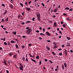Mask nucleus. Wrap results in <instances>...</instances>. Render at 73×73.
I'll return each instance as SVG.
<instances>
[{"mask_svg":"<svg viewBox=\"0 0 73 73\" xmlns=\"http://www.w3.org/2000/svg\"><path fill=\"white\" fill-rule=\"evenodd\" d=\"M66 38L67 39H68V40H70V38H69L68 36Z\"/></svg>","mask_w":73,"mask_h":73,"instance_id":"4be33fe9","label":"nucleus"},{"mask_svg":"<svg viewBox=\"0 0 73 73\" xmlns=\"http://www.w3.org/2000/svg\"><path fill=\"white\" fill-rule=\"evenodd\" d=\"M54 27H57V24L56 23L54 22Z\"/></svg>","mask_w":73,"mask_h":73,"instance_id":"2eb2a0df","label":"nucleus"},{"mask_svg":"<svg viewBox=\"0 0 73 73\" xmlns=\"http://www.w3.org/2000/svg\"><path fill=\"white\" fill-rule=\"evenodd\" d=\"M10 1H11V3H13V1H14V0H10Z\"/></svg>","mask_w":73,"mask_h":73,"instance_id":"c9c22d12","label":"nucleus"},{"mask_svg":"<svg viewBox=\"0 0 73 73\" xmlns=\"http://www.w3.org/2000/svg\"><path fill=\"white\" fill-rule=\"evenodd\" d=\"M64 65L65 68H67V64H66V63H64Z\"/></svg>","mask_w":73,"mask_h":73,"instance_id":"dca6fc26","label":"nucleus"},{"mask_svg":"<svg viewBox=\"0 0 73 73\" xmlns=\"http://www.w3.org/2000/svg\"><path fill=\"white\" fill-rule=\"evenodd\" d=\"M11 43H15V41H13V40H11Z\"/></svg>","mask_w":73,"mask_h":73,"instance_id":"2f4dec72","label":"nucleus"},{"mask_svg":"<svg viewBox=\"0 0 73 73\" xmlns=\"http://www.w3.org/2000/svg\"><path fill=\"white\" fill-rule=\"evenodd\" d=\"M1 5L3 6V7H5V5H4V3H3L1 4Z\"/></svg>","mask_w":73,"mask_h":73,"instance_id":"f704fd0d","label":"nucleus"},{"mask_svg":"<svg viewBox=\"0 0 73 73\" xmlns=\"http://www.w3.org/2000/svg\"><path fill=\"white\" fill-rule=\"evenodd\" d=\"M25 57H24V56H23L22 59L23 60V61H25Z\"/></svg>","mask_w":73,"mask_h":73,"instance_id":"412c9836","label":"nucleus"},{"mask_svg":"<svg viewBox=\"0 0 73 73\" xmlns=\"http://www.w3.org/2000/svg\"><path fill=\"white\" fill-rule=\"evenodd\" d=\"M23 38H25L26 37V36H22Z\"/></svg>","mask_w":73,"mask_h":73,"instance_id":"69168bd1","label":"nucleus"},{"mask_svg":"<svg viewBox=\"0 0 73 73\" xmlns=\"http://www.w3.org/2000/svg\"><path fill=\"white\" fill-rule=\"evenodd\" d=\"M7 43L8 44V45H11V44H10L9 42H8Z\"/></svg>","mask_w":73,"mask_h":73,"instance_id":"a19ab883","label":"nucleus"},{"mask_svg":"<svg viewBox=\"0 0 73 73\" xmlns=\"http://www.w3.org/2000/svg\"><path fill=\"white\" fill-rule=\"evenodd\" d=\"M61 66L62 69H63V70H64L65 69V67H64V65L62 64Z\"/></svg>","mask_w":73,"mask_h":73,"instance_id":"9d476101","label":"nucleus"},{"mask_svg":"<svg viewBox=\"0 0 73 73\" xmlns=\"http://www.w3.org/2000/svg\"><path fill=\"white\" fill-rule=\"evenodd\" d=\"M40 35L41 36H45V35L44 34H43L42 33H40Z\"/></svg>","mask_w":73,"mask_h":73,"instance_id":"f8f14e48","label":"nucleus"},{"mask_svg":"<svg viewBox=\"0 0 73 73\" xmlns=\"http://www.w3.org/2000/svg\"><path fill=\"white\" fill-rule=\"evenodd\" d=\"M14 55V54L12 53H10L9 54V56H12V55Z\"/></svg>","mask_w":73,"mask_h":73,"instance_id":"9b49d317","label":"nucleus"},{"mask_svg":"<svg viewBox=\"0 0 73 73\" xmlns=\"http://www.w3.org/2000/svg\"><path fill=\"white\" fill-rule=\"evenodd\" d=\"M21 47L23 49H24V48H25V46L23 45V46H21Z\"/></svg>","mask_w":73,"mask_h":73,"instance_id":"c756f323","label":"nucleus"},{"mask_svg":"<svg viewBox=\"0 0 73 73\" xmlns=\"http://www.w3.org/2000/svg\"><path fill=\"white\" fill-rule=\"evenodd\" d=\"M43 31L44 32H45V31H46L45 29V28H43L42 29Z\"/></svg>","mask_w":73,"mask_h":73,"instance_id":"a878e982","label":"nucleus"},{"mask_svg":"<svg viewBox=\"0 0 73 73\" xmlns=\"http://www.w3.org/2000/svg\"><path fill=\"white\" fill-rule=\"evenodd\" d=\"M41 4H42V5L43 7H45V5H44V3H41Z\"/></svg>","mask_w":73,"mask_h":73,"instance_id":"cd10ccee","label":"nucleus"},{"mask_svg":"<svg viewBox=\"0 0 73 73\" xmlns=\"http://www.w3.org/2000/svg\"><path fill=\"white\" fill-rule=\"evenodd\" d=\"M42 38H41L40 37H39V40H42Z\"/></svg>","mask_w":73,"mask_h":73,"instance_id":"de8ad7c7","label":"nucleus"},{"mask_svg":"<svg viewBox=\"0 0 73 73\" xmlns=\"http://www.w3.org/2000/svg\"><path fill=\"white\" fill-rule=\"evenodd\" d=\"M62 26L64 27H65V24H63L62 25Z\"/></svg>","mask_w":73,"mask_h":73,"instance_id":"338daca9","label":"nucleus"},{"mask_svg":"<svg viewBox=\"0 0 73 73\" xmlns=\"http://www.w3.org/2000/svg\"><path fill=\"white\" fill-rule=\"evenodd\" d=\"M15 46L16 48H19V46H18V45H17V44H16Z\"/></svg>","mask_w":73,"mask_h":73,"instance_id":"bb28decb","label":"nucleus"},{"mask_svg":"<svg viewBox=\"0 0 73 73\" xmlns=\"http://www.w3.org/2000/svg\"><path fill=\"white\" fill-rule=\"evenodd\" d=\"M9 7H10L11 9H12V8H13V5H12V4H9Z\"/></svg>","mask_w":73,"mask_h":73,"instance_id":"6e6552de","label":"nucleus"},{"mask_svg":"<svg viewBox=\"0 0 73 73\" xmlns=\"http://www.w3.org/2000/svg\"><path fill=\"white\" fill-rule=\"evenodd\" d=\"M52 54H53L54 55H56V54H55V53H54V52H52Z\"/></svg>","mask_w":73,"mask_h":73,"instance_id":"4c0bfd02","label":"nucleus"},{"mask_svg":"<svg viewBox=\"0 0 73 73\" xmlns=\"http://www.w3.org/2000/svg\"><path fill=\"white\" fill-rule=\"evenodd\" d=\"M59 56H62V53H59Z\"/></svg>","mask_w":73,"mask_h":73,"instance_id":"473e14b6","label":"nucleus"},{"mask_svg":"<svg viewBox=\"0 0 73 73\" xmlns=\"http://www.w3.org/2000/svg\"><path fill=\"white\" fill-rule=\"evenodd\" d=\"M36 59H37V60H38V59H40V58L39 56H37L36 57Z\"/></svg>","mask_w":73,"mask_h":73,"instance_id":"f3484780","label":"nucleus"},{"mask_svg":"<svg viewBox=\"0 0 73 73\" xmlns=\"http://www.w3.org/2000/svg\"><path fill=\"white\" fill-rule=\"evenodd\" d=\"M7 73H9V71L8 70H6Z\"/></svg>","mask_w":73,"mask_h":73,"instance_id":"774afa93","label":"nucleus"},{"mask_svg":"<svg viewBox=\"0 0 73 73\" xmlns=\"http://www.w3.org/2000/svg\"><path fill=\"white\" fill-rule=\"evenodd\" d=\"M64 52V54H65V56H67V54H68V52H67V50H66L65 49Z\"/></svg>","mask_w":73,"mask_h":73,"instance_id":"20e7f679","label":"nucleus"},{"mask_svg":"<svg viewBox=\"0 0 73 73\" xmlns=\"http://www.w3.org/2000/svg\"><path fill=\"white\" fill-rule=\"evenodd\" d=\"M53 44H54V45H56V44H57V43L56 42H53Z\"/></svg>","mask_w":73,"mask_h":73,"instance_id":"a18cd8bd","label":"nucleus"},{"mask_svg":"<svg viewBox=\"0 0 73 73\" xmlns=\"http://www.w3.org/2000/svg\"><path fill=\"white\" fill-rule=\"evenodd\" d=\"M47 42H50L51 41L50 40H47Z\"/></svg>","mask_w":73,"mask_h":73,"instance_id":"864d4df0","label":"nucleus"},{"mask_svg":"<svg viewBox=\"0 0 73 73\" xmlns=\"http://www.w3.org/2000/svg\"><path fill=\"white\" fill-rule=\"evenodd\" d=\"M2 21H3V22H4V19H2Z\"/></svg>","mask_w":73,"mask_h":73,"instance_id":"13d9d810","label":"nucleus"},{"mask_svg":"<svg viewBox=\"0 0 73 73\" xmlns=\"http://www.w3.org/2000/svg\"><path fill=\"white\" fill-rule=\"evenodd\" d=\"M62 49L61 48H60L59 49H58V50H59V51H60V50H62Z\"/></svg>","mask_w":73,"mask_h":73,"instance_id":"6e6d98bb","label":"nucleus"},{"mask_svg":"<svg viewBox=\"0 0 73 73\" xmlns=\"http://www.w3.org/2000/svg\"><path fill=\"white\" fill-rule=\"evenodd\" d=\"M37 17L38 20L39 21H40V20H41V19H40V17H41V16H38Z\"/></svg>","mask_w":73,"mask_h":73,"instance_id":"39448f33","label":"nucleus"},{"mask_svg":"<svg viewBox=\"0 0 73 73\" xmlns=\"http://www.w3.org/2000/svg\"><path fill=\"white\" fill-rule=\"evenodd\" d=\"M3 29H4L5 31H7V28H3Z\"/></svg>","mask_w":73,"mask_h":73,"instance_id":"79ce46f5","label":"nucleus"},{"mask_svg":"<svg viewBox=\"0 0 73 73\" xmlns=\"http://www.w3.org/2000/svg\"><path fill=\"white\" fill-rule=\"evenodd\" d=\"M26 29H29V27H26Z\"/></svg>","mask_w":73,"mask_h":73,"instance_id":"052dcab7","label":"nucleus"},{"mask_svg":"<svg viewBox=\"0 0 73 73\" xmlns=\"http://www.w3.org/2000/svg\"><path fill=\"white\" fill-rule=\"evenodd\" d=\"M35 32H37V33H39V32H40V31L38 30L35 31Z\"/></svg>","mask_w":73,"mask_h":73,"instance_id":"c03bdc74","label":"nucleus"},{"mask_svg":"<svg viewBox=\"0 0 73 73\" xmlns=\"http://www.w3.org/2000/svg\"><path fill=\"white\" fill-rule=\"evenodd\" d=\"M4 13H5V14H6L7 13V10H6Z\"/></svg>","mask_w":73,"mask_h":73,"instance_id":"37998d69","label":"nucleus"},{"mask_svg":"<svg viewBox=\"0 0 73 73\" xmlns=\"http://www.w3.org/2000/svg\"><path fill=\"white\" fill-rule=\"evenodd\" d=\"M20 17V15H18V19Z\"/></svg>","mask_w":73,"mask_h":73,"instance_id":"4d7b16f0","label":"nucleus"},{"mask_svg":"<svg viewBox=\"0 0 73 73\" xmlns=\"http://www.w3.org/2000/svg\"><path fill=\"white\" fill-rule=\"evenodd\" d=\"M13 34L14 35H16V32H13Z\"/></svg>","mask_w":73,"mask_h":73,"instance_id":"b1692460","label":"nucleus"},{"mask_svg":"<svg viewBox=\"0 0 73 73\" xmlns=\"http://www.w3.org/2000/svg\"><path fill=\"white\" fill-rule=\"evenodd\" d=\"M21 24L22 25H24V24H25V23L24 22H21Z\"/></svg>","mask_w":73,"mask_h":73,"instance_id":"c85d7f7f","label":"nucleus"},{"mask_svg":"<svg viewBox=\"0 0 73 73\" xmlns=\"http://www.w3.org/2000/svg\"><path fill=\"white\" fill-rule=\"evenodd\" d=\"M46 49H48V50H50V48H49V47L46 46Z\"/></svg>","mask_w":73,"mask_h":73,"instance_id":"aec40b11","label":"nucleus"},{"mask_svg":"<svg viewBox=\"0 0 73 73\" xmlns=\"http://www.w3.org/2000/svg\"><path fill=\"white\" fill-rule=\"evenodd\" d=\"M35 17L33 18V19H32L33 21H35Z\"/></svg>","mask_w":73,"mask_h":73,"instance_id":"58836bf2","label":"nucleus"},{"mask_svg":"<svg viewBox=\"0 0 73 73\" xmlns=\"http://www.w3.org/2000/svg\"><path fill=\"white\" fill-rule=\"evenodd\" d=\"M26 9L27 10V11H30L31 10V8H29V7H26Z\"/></svg>","mask_w":73,"mask_h":73,"instance_id":"1a4fd4ad","label":"nucleus"},{"mask_svg":"<svg viewBox=\"0 0 73 73\" xmlns=\"http://www.w3.org/2000/svg\"><path fill=\"white\" fill-rule=\"evenodd\" d=\"M39 29L40 30H42V27H39Z\"/></svg>","mask_w":73,"mask_h":73,"instance_id":"e2e57ef3","label":"nucleus"},{"mask_svg":"<svg viewBox=\"0 0 73 73\" xmlns=\"http://www.w3.org/2000/svg\"><path fill=\"white\" fill-rule=\"evenodd\" d=\"M29 55H30L31 57H35V56L34 55H33V56H32L30 54H29Z\"/></svg>","mask_w":73,"mask_h":73,"instance_id":"5701e85b","label":"nucleus"},{"mask_svg":"<svg viewBox=\"0 0 73 73\" xmlns=\"http://www.w3.org/2000/svg\"><path fill=\"white\" fill-rule=\"evenodd\" d=\"M40 16V13H38V14H37L36 15V16Z\"/></svg>","mask_w":73,"mask_h":73,"instance_id":"e433bc0d","label":"nucleus"},{"mask_svg":"<svg viewBox=\"0 0 73 73\" xmlns=\"http://www.w3.org/2000/svg\"><path fill=\"white\" fill-rule=\"evenodd\" d=\"M58 11V9H55L53 10V11L54 13H56V12H57V11Z\"/></svg>","mask_w":73,"mask_h":73,"instance_id":"0eeeda50","label":"nucleus"},{"mask_svg":"<svg viewBox=\"0 0 73 73\" xmlns=\"http://www.w3.org/2000/svg\"><path fill=\"white\" fill-rule=\"evenodd\" d=\"M31 60H32V61H33L34 62H35V63H36V60H33V59H31Z\"/></svg>","mask_w":73,"mask_h":73,"instance_id":"4468645a","label":"nucleus"},{"mask_svg":"<svg viewBox=\"0 0 73 73\" xmlns=\"http://www.w3.org/2000/svg\"><path fill=\"white\" fill-rule=\"evenodd\" d=\"M46 35H47V36H50L51 35H50V33L47 31L46 32Z\"/></svg>","mask_w":73,"mask_h":73,"instance_id":"7ed1b4c3","label":"nucleus"},{"mask_svg":"<svg viewBox=\"0 0 73 73\" xmlns=\"http://www.w3.org/2000/svg\"><path fill=\"white\" fill-rule=\"evenodd\" d=\"M57 48V45H55L54 46V49H56Z\"/></svg>","mask_w":73,"mask_h":73,"instance_id":"ddd939ff","label":"nucleus"},{"mask_svg":"<svg viewBox=\"0 0 73 73\" xmlns=\"http://www.w3.org/2000/svg\"><path fill=\"white\" fill-rule=\"evenodd\" d=\"M4 44L5 45H7V42H5L4 43Z\"/></svg>","mask_w":73,"mask_h":73,"instance_id":"ea45409f","label":"nucleus"},{"mask_svg":"<svg viewBox=\"0 0 73 73\" xmlns=\"http://www.w3.org/2000/svg\"><path fill=\"white\" fill-rule=\"evenodd\" d=\"M59 33H60L62 35V32H61V31H59Z\"/></svg>","mask_w":73,"mask_h":73,"instance_id":"3c124183","label":"nucleus"},{"mask_svg":"<svg viewBox=\"0 0 73 73\" xmlns=\"http://www.w3.org/2000/svg\"><path fill=\"white\" fill-rule=\"evenodd\" d=\"M17 54H16L15 55H14L13 56V57H14V58H17Z\"/></svg>","mask_w":73,"mask_h":73,"instance_id":"423d86ee","label":"nucleus"},{"mask_svg":"<svg viewBox=\"0 0 73 73\" xmlns=\"http://www.w3.org/2000/svg\"><path fill=\"white\" fill-rule=\"evenodd\" d=\"M31 23L30 22V21H27V22H26V24H27V23Z\"/></svg>","mask_w":73,"mask_h":73,"instance_id":"393cba45","label":"nucleus"},{"mask_svg":"<svg viewBox=\"0 0 73 73\" xmlns=\"http://www.w3.org/2000/svg\"><path fill=\"white\" fill-rule=\"evenodd\" d=\"M26 60L27 62H28V58H26Z\"/></svg>","mask_w":73,"mask_h":73,"instance_id":"5fc2aeb1","label":"nucleus"},{"mask_svg":"<svg viewBox=\"0 0 73 73\" xmlns=\"http://www.w3.org/2000/svg\"><path fill=\"white\" fill-rule=\"evenodd\" d=\"M8 21V18H7L6 19H5V22H7Z\"/></svg>","mask_w":73,"mask_h":73,"instance_id":"6ab92c4d","label":"nucleus"},{"mask_svg":"<svg viewBox=\"0 0 73 73\" xmlns=\"http://www.w3.org/2000/svg\"><path fill=\"white\" fill-rule=\"evenodd\" d=\"M20 66L19 67V69H20V70H23V65H22V64H21L20 63Z\"/></svg>","mask_w":73,"mask_h":73,"instance_id":"f03ea898","label":"nucleus"},{"mask_svg":"<svg viewBox=\"0 0 73 73\" xmlns=\"http://www.w3.org/2000/svg\"><path fill=\"white\" fill-rule=\"evenodd\" d=\"M52 17H54V18L56 17V16H55L54 15H53L52 16Z\"/></svg>","mask_w":73,"mask_h":73,"instance_id":"603ef678","label":"nucleus"},{"mask_svg":"<svg viewBox=\"0 0 73 73\" xmlns=\"http://www.w3.org/2000/svg\"><path fill=\"white\" fill-rule=\"evenodd\" d=\"M64 24V22H63V21H61V24Z\"/></svg>","mask_w":73,"mask_h":73,"instance_id":"bf43d9fd","label":"nucleus"},{"mask_svg":"<svg viewBox=\"0 0 73 73\" xmlns=\"http://www.w3.org/2000/svg\"><path fill=\"white\" fill-rule=\"evenodd\" d=\"M31 29H29V30H26V33L27 34H28V35H30L31 34Z\"/></svg>","mask_w":73,"mask_h":73,"instance_id":"f257e3e1","label":"nucleus"},{"mask_svg":"<svg viewBox=\"0 0 73 73\" xmlns=\"http://www.w3.org/2000/svg\"><path fill=\"white\" fill-rule=\"evenodd\" d=\"M73 11V9H71L69 10V11Z\"/></svg>","mask_w":73,"mask_h":73,"instance_id":"49530a36","label":"nucleus"},{"mask_svg":"<svg viewBox=\"0 0 73 73\" xmlns=\"http://www.w3.org/2000/svg\"><path fill=\"white\" fill-rule=\"evenodd\" d=\"M41 61H40L39 62V65H41Z\"/></svg>","mask_w":73,"mask_h":73,"instance_id":"680f3d73","label":"nucleus"},{"mask_svg":"<svg viewBox=\"0 0 73 73\" xmlns=\"http://www.w3.org/2000/svg\"><path fill=\"white\" fill-rule=\"evenodd\" d=\"M49 22L50 23H52V21H49Z\"/></svg>","mask_w":73,"mask_h":73,"instance_id":"0e129e2a","label":"nucleus"},{"mask_svg":"<svg viewBox=\"0 0 73 73\" xmlns=\"http://www.w3.org/2000/svg\"><path fill=\"white\" fill-rule=\"evenodd\" d=\"M65 10H69V8L67 7L64 9Z\"/></svg>","mask_w":73,"mask_h":73,"instance_id":"a211bd4d","label":"nucleus"},{"mask_svg":"<svg viewBox=\"0 0 73 73\" xmlns=\"http://www.w3.org/2000/svg\"><path fill=\"white\" fill-rule=\"evenodd\" d=\"M20 5H21L22 7H23V4L20 3Z\"/></svg>","mask_w":73,"mask_h":73,"instance_id":"09e8293b","label":"nucleus"},{"mask_svg":"<svg viewBox=\"0 0 73 73\" xmlns=\"http://www.w3.org/2000/svg\"><path fill=\"white\" fill-rule=\"evenodd\" d=\"M25 5H28V2H25Z\"/></svg>","mask_w":73,"mask_h":73,"instance_id":"72a5a7b5","label":"nucleus"},{"mask_svg":"<svg viewBox=\"0 0 73 73\" xmlns=\"http://www.w3.org/2000/svg\"><path fill=\"white\" fill-rule=\"evenodd\" d=\"M69 18H68L66 20H68V21H69Z\"/></svg>","mask_w":73,"mask_h":73,"instance_id":"8fccbe9b","label":"nucleus"},{"mask_svg":"<svg viewBox=\"0 0 73 73\" xmlns=\"http://www.w3.org/2000/svg\"><path fill=\"white\" fill-rule=\"evenodd\" d=\"M63 15H64V16H67V14H66V13H63Z\"/></svg>","mask_w":73,"mask_h":73,"instance_id":"7c9ffc66","label":"nucleus"}]
</instances>
